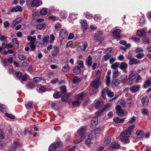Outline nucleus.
I'll use <instances>...</instances> for the list:
<instances>
[{
  "mask_svg": "<svg viewBox=\"0 0 151 151\" xmlns=\"http://www.w3.org/2000/svg\"><path fill=\"white\" fill-rule=\"evenodd\" d=\"M121 32V30L119 29H117L116 27L114 29V30L112 32V34L114 37L116 39L120 40L121 39V36L120 35V34Z\"/></svg>",
  "mask_w": 151,
  "mask_h": 151,
  "instance_id": "1",
  "label": "nucleus"
},
{
  "mask_svg": "<svg viewBox=\"0 0 151 151\" xmlns=\"http://www.w3.org/2000/svg\"><path fill=\"white\" fill-rule=\"evenodd\" d=\"M60 42H62L63 40L67 37L68 33L66 30L65 29H62L60 32Z\"/></svg>",
  "mask_w": 151,
  "mask_h": 151,
  "instance_id": "2",
  "label": "nucleus"
},
{
  "mask_svg": "<svg viewBox=\"0 0 151 151\" xmlns=\"http://www.w3.org/2000/svg\"><path fill=\"white\" fill-rule=\"evenodd\" d=\"M99 78L98 77L92 81L91 83V86L95 89H97L99 87L100 83L99 82Z\"/></svg>",
  "mask_w": 151,
  "mask_h": 151,
  "instance_id": "3",
  "label": "nucleus"
},
{
  "mask_svg": "<svg viewBox=\"0 0 151 151\" xmlns=\"http://www.w3.org/2000/svg\"><path fill=\"white\" fill-rule=\"evenodd\" d=\"M42 4L41 1H39V0H31V5L32 7H38L41 5Z\"/></svg>",
  "mask_w": 151,
  "mask_h": 151,
  "instance_id": "4",
  "label": "nucleus"
},
{
  "mask_svg": "<svg viewBox=\"0 0 151 151\" xmlns=\"http://www.w3.org/2000/svg\"><path fill=\"white\" fill-rule=\"evenodd\" d=\"M141 101L143 106L145 107L148 105L149 102V100L147 96H144L142 98Z\"/></svg>",
  "mask_w": 151,
  "mask_h": 151,
  "instance_id": "5",
  "label": "nucleus"
},
{
  "mask_svg": "<svg viewBox=\"0 0 151 151\" xmlns=\"http://www.w3.org/2000/svg\"><path fill=\"white\" fill-rule=\"evenodd\" d=\"M150 86H151V78H149L145 81L143 86V88H147L148 87Z\"/></svg>",
  "mask_w": 151,
  "mask_h": 151,
  "instance_id": "6",
  "label": "nucleus"
},
{
  "mask_svg": "<svg viewBox=\"0 0 151 151\" xmlns=\"http://www.w3.org/2000/svg\"><path fill=\"white\" fill-rule=\"evenodd\" d=\"M128 67L127 64L124 62H123L121 63L119 65V67L125 73L127 72V69Z\"/></svg>",
  "mask_w": 151,
  "mask_h": 151,
  "instance_id": "7",
  "label": "nucleus"
},
{
  "mask_svg": "<svg viewBox=\"0 0 151 151\" xmlns=\"http://www.w3.org/2000/svg\"><path fill=\"white\" fill-rule=\"evenodd\" d=\"M141 87L140 85H137V86H134L130 88V91L132 93H134L138 91Z\"/></svg>",
  "mask_w": 151,
  "mask_h": 151,
  "instance_id": "8",
  "label": "nucleus"
},
{
  "mask_svg": "<svg viewBox=\"0 0 151 151\" xmlns=\"http://www.w3.org/2000/svg\"><path fill=\"white\" fill-rule=\"evenodd\" d=\"M116 110V113L118 114L119 115H122V116L124 115V111L122 109L120 105H118L117 106Z\"/></svg>",
  "mask_w": 151,
  "mask_h": 151,
  "instance_id": "9",
  "label": "nucleus"
},
{
  "mask_svg": "<svg viewBox=\"0 0 151 151\" xmlns=\"http://www.w3.org/2000/svg\"><path fill=\"white\" fill-rule=\"evenodd\" d=\"M92 58L90 55H89L86 59L85 61L86 65L88 67H90L92 65Z\"/></svg>",
  "mask_w": 151,
  "mask_h": 151,
  "instance_id": "10",
  "label": "nucleus"
},
{
  "mask_svg": "<svg viewBox=\"0 0 151 151\" xmlns=\"http://www.w3.org/2000/svg\"><path fill=\"white\" fill-rule=\"evenodd\" d=\"M102 32L101 31H99L98 33L96 34L94 36V38L95 40L99 41H101L102 38L101 35L102 34Z\"/></svg>",
  "mask_w": 151,
  "mask_h": 151,
  "instance_id": "11",
  "label": "nucleus"
},
{
  "mask_svg": "<svg viewBox=\"0 0 151 151\" xmlns=\"http://www.w3.org/2000/svg\"><path fill=\"white\" fill-rule=\"evenodd\" d=\"M136 77V72L135 71L131 72L129 75L128 79L129 81H132Z\"/></svg>",
  "mask_w": 151,
  "mask_h": 151,
  "instance_id": "12",
  "label": "nucleus"
},
{
  "mask_svg": "<svg viewBox=\"0 0 151 151\" xmlns=\"http://www.w3.org/2000/svg\"><path fill=\"white\" fill-rule=\"evenodd\" d=\"M140 61L134 58H132L129 61V65H132L134 64H138L140 63Z\"/></svg>",
  "mask_w": 151,
  "mask_h": 151,
  "instance_id": "13",
  "label": "nucleus"
},
{
  "mask_svg": "<svg viewBox=\"0 0 151 151\" xmlns=\"http://www.w3.org/2000/svg\"><path fill=\"white\" fill-rule=\"evenodd\" d=\"M59 48L58 47L55 46L53 48L52 53V56H54L56 55L59 52Z\"/></svg>",
  "mask_w": 151,
  "mask_h": 151,
  "instance_id": "14",
  "label": "nucleus"
},
{
  "mask_svg": "<svg viewBox=\"0 0 151 151\" xmlns=\"http://www.w3.org/2000/svg\"><path fill=\"white\" fill-rule=\"evenodd\" d=\"M22 9L21 6L19 5L15 7H13L11 9V12H22Z\"/></svg>",
  "mask_w": 151,
  "mask_h": 151,
  "instance_id": "15",
  "label": "nucleus"
},
{
  "mask_svg": "<svg viewBox=\"0 0 151 151\" xmlns=\"http://www.w3.org/2000/svg\"><path fill=\"white\" fill-rule=\"evenodd\" d=\"M81 69L82 68H80L79 66H76L73 69V72L76 74H78L81 72Z\"/></svg>",
  "mask_w": 151,
  "mask_h": 151,
  "instance_id": "16",
  "label": "nucleus"
},
{
  "mask_svg": "<svg viewBox=\"0 0 151 151\" xmlns=\"http://www.w3.org/2000/svg\"><path fill=\"white\" fill-rule=\"evenodd\" d=\"M85 94L84 93L82 92L81 93L78 94L76 95L75 97V99L79 101L80 100L82 99L85 97Z\"/></svg>",
  "mask_w": 151,
  "mask_h": 151,
  "instance_id": "17",
  "label": "nucleus"
},
{
  "mask_svg": "<svg viewBox=\"0 0 151 151\" xmlns=\"http://www.w3.org/2000/svg\"><path fill=\"white\" fill-rule=\"evenodd\" d=\"M98 119L97 117L93 118L91 120V125L96 126L98 124Z\"/></svg>",
  "mask_w": 151,
  "mask_h": 151,
  "instance_id": "18",
  "label": "nucleus"
},
{
  "mask_svg": "<svg viewBox=\"0 0 151 151\" xmlns=\"http://www.w3.org/2000/svg\"><path fill=\"white\" fill-rule=\"evenodd\" d=\"M136 134L137 137L139 138H141L144 136V132L141 130L137 131L136 132Z\"/></svg>",
  "mask_w": 151,
  "mask_h": 151,
  "instance_id": "19",
  "label": "nucleus"
},
{
  "mask_svg": "<svg viewBox=\"0 0 151 151\" xmlns=\"http://www.w3.org/2000/svg\"><path fill=\"white\" fill-rule=\"evenodd\" d=\"M86 131L85 128L84 127H81L77 131V132L80 135H84Z\"/></svg>",
  "mask_w": 151,
  "mask_h": 151,
  "instance_id": "20",
  "label": "nucleus"
},
{
  "mask_svg": "<svg viewBox=\"0 0 151 151\" xmlns=\"http://www.w3.org/2000/svg\"><path fill=\"white\" fill-rule=\"evenodd\" d=\"M131 132L128 131L127 129L124 132H122L120 134V135L122 137L125 136L128 137L131 134Z\"/></svg>",
  "mask_w": 151,
  "mask_h": 151,
  "instance_id": "21",
  "label": "nucleus"
},
{
  "mask_svg": "<svg viewBox=\"0 0 151 151\" xmlns=\"http://www.w3.org/2000/svg\"><path fill=\"white\" fill-rule=\"evenodd\" d=\"M69 93H66L63 95L61 97L62 101L64 102H67L68 99Z\"/></svg>",
  "mask_w": 151,
  "mask_h": 151,
  "instance_id": "22",
  "label": "nucleus"
},
{
  "mask_svg": "<svg viewBox=\"0 0 151 151\" xmlns=\"http://www.w3.org/2000/svg\"><path fill=\"white\" fill-rule=\"evenodd\" d=\"M70 68L68 64H65L62 68V70L63 72H66L69 71Z\"/></svg>",
  "mask_w": 151,
  "mask_h": 151,
  "instance_id": "23",
  "label": "nucleus"
},
{
  "mask_svg": "<svg viewBox=\"0 0 151 151\" xmlns=\"http://www.w3.org/2000/svg\"><path fill=\"white\" fill-rule=\"evenodd\" d=\"M111 137L110 136H107L105 138V141L104 145L105 146H107L110 142Z\"/></svg>",
  "mask_w": 151,
  "mask_h": 151,
  "instance_id": "24",
  "label": "nucleus"
},
{
  "mask_svg": "<svg viewBox=\"0 0 151 151\" xmlns=\"http://www.w3.org/2000/svg\"><path fill=\"white\" fill-rule=\"evenodd\" d=\"M107 88H104L102 91L101 93V96L104 99H106V94H107Z\"/></svg>",
  "mask_w": 151,
  "mask_h": 151,
  "instance_id": "25",
  "label": "nucleus"
},
{
  "mask_svg": "<svg viewBox=\"0 0 151 151\" xmlns=\"http://www.w3.org/2000/svg\"><path fill=\"white\" fill-rule=\"evenodd\" d=\"M5 133L4 131L0 129V142H1V140L4 139L5 138Z\"/></svg>",
  "mask_w": 151,
  "mask_h": 151,
  "instance_id": "26",
  "label": "nucleus"
},
{
  "mask_svg": "<svg viewBox=\"0 0 151 151\" xmlns=\"http://www.w3.org/2000/svg\"><path fill=\"white\" fill-rule=\"evenodd\" d=\"M81 81V78L75 76L74 77L73 80V82L74 84H76L77 83H79Z\"/></svg>",
  "mask_w": 151,
  "mask_h": 151,
  "instance_id": "27",
  "label": "nucleus"
},
{
  "mask_svg": "<svg viewBox=\"0 0 151 151\" xmlns=\"http://www.w3.org/2000/svg\"><path fill=\"white\" fill-rule=\"evenodd\" d=\"M57 148L55 144H52L49 146V151H55Z\"/></svg>",
  "mask_w": 151,
  "mask_h": 151,
  "instance_id": "28",
  "label": "nucleus"
},
{
  "mask_svg": "<svg viewBox=\"0 0 151 151\" xmlns=\"http://www.w3.org/2000/svg\"><path fill=\"white\" fill-rule=\"evenodd\" d=\"M119 65L120 64L119 63L116 62L111 65V68L114 69V70H115V69H117V68L119 67Z\"/></svg>",
  "mask_w": 151,
  "mask_h": 151,
  "instance_id": "29",
  "label": "nucleus"
},
{
  "mask_svg": "<svg viewBox=\"0 0 151 151\" xmlns=\"http://www.w3.org/2000/svg\"><path fill=\"white\" fill-rule=\"evenodd\" d=\"M47 9H48L43 8L41 9L40 12V14L42 15H46L47 14Z\"/></svg>",
  "mask_w": 151,
  "mask_h": 151,
  "instance_id": "30",
  "label": "nucleus"
},
{
  "mask_svg": "<svg viewBox=\"0 0 151 151\" xmlns=\"http://www.w3.org/2000/svg\"><path fill=\"white\" fill-rule=\"evenodd\" d=\"M136 34L138 35L142 36L145 35V32L143 30H138L137 31Z\"/></svg>",
  "mask_w": 151,
  "mask_h": 151,
  "instance_id": "31",
  "label": "nucleus"
},
{
  "mask_svg": "<svg viewBox=\"0 0 151 151\" xmlns=\"http://www.w3.org/2000/svg\"><path fill=\"white\" fill-rule=\"evenodd\" d=\"M62 95V93L60 92L55 93L53 94V96L55 99H58Z\"/></svg>",
  "mask_w": 151,
  "mask_h": 151,
  "instance_id": "32",
  "label": "nucleus"
},
{
  "mask_svg": "<svg viewBox=\"0 0 151 151\" xmlns=\"http://www.w3.org/2000/svg\"><path fill=\"white\" fill-rule=\"evenodd\" d=\"M114 120L116 123H119L123 122L124 121V119H120L119 117H117L116 119L114 118Z\"/></svg>",
  "mask_w": 151,
  "mask_h": 151,
  "instance_id": "33",
  "label": "nucleus"
},
{
  "mask_svg": "<svg viewBox=\"0 0 151 151\" xmlns=\"http://www.w3.org/2000/svg\"><path fill=\"white\" fill-rule=\"evenodd\" d=\"M118 76V71L117 69H115L113 72L112 77L114 79V78H117Z\"/></svg>",
  "mask_w": 151,
  "mask_h": 151,
  "instance_id": "34",
  "label": "nucleus"
},
{
  "mask_svg": "<svg viewBox=\"0 0 151 151\" xmlns=\"http://www.w3.org/2000/svg\"><path fill=\"white\" fill-rule=\"evenodd\" d=\"M77 63L78 65L79 66V67L81 68H84L83 65V61L82 60H78Z\"/></svg>",
  "mask_w": 151,
  "mask_h": 151,
  "instance_id": "35",
  "label": "nucleus"
},
{
  "mask_svg": "<svg viewBox=\"0 0 151 151\" xmlns=\"http://www.w3.org/2000/svg\"><path fill=\"white\" fill-rule=\"evenodd\" d=\"M25 106L27 109H31L33 107V104L31 101L25 104Z\"/></svg>",
  "mask_w": 151,
  "mask_h": 151,
  "instance_id": "36",
  "label": "nucleus"
},
{
  "mask_svg": "<svg viewBox=\"0 0 151 151\" xmlns=\"http://www.w3.org/2000/svg\"><path fill=\"white\" fill-rule=\"evenodd\" d=\"M142 113L144 115H147L149 114L148 110L146 108L143 109L142 110Z\"/></svg>",
  "mask_w": 151,
  "mask_h": 151,
  "instance_id": "37",
  "label": "nucleus"
},
{
  "mask_svg": "<svg viewBox=\"0 0 151 151\" xmlns=\"http://www.w3.org/2000/svg\"><path fill=\"white\" fill-rule=\"evenodd\" d=\"M122 137L120 139V140L126 143H129V140L128 138V137L125 136Z\"/></svg>",
  "mask_w": 151,
  "mask_h": 151,
  "instance_id": "38",
  "label": "nucleus"
},
{
  "mask_svg": "<svg viewBox=\"0 0 151 151\" xmlns=\"http://www.w3.org/2000/svg\"><path fill=\"white\" fill-rule=\"evenodd\" d=\"M67 16V14L65 12H62L60 14V17L63 19H65Z\"/></svg>",
  "mask_w": 151,
  "mask_h": 151,
  "instance_id": "39",
  "label": "nucleus"
},
{
  "mask_svg": "<svg viewBox=\"0 0 151 151\" xmlns=\"http://www.w3.org/2000/svg\"><path fill=\"white\" fill-rule=\"evenodd\" d=\"M72 105L74 106H79L80 104V102L77 100H75L72 102Z\"/></svg>",
  "mask_w": 151,
  "mask_h": 151,
  "instance_id": "40",
  "label": "nucleus"
},
{
  "mask_svg": "<svg viewBox=\"0 0 151 151\" xmlns=\"http://www.w3.org/2000/svg\"><path fill=\"white\" fill-rule=\"evenodd\" d=\"M111 147L113 149H118L120 148V145L118 144L115 143L111 145Z\"/></svg>",
  "mask_w": 151,
  "mask_h": 151,
  "instance_id": "41",
  "label": "nucleus"
},
{
  "mask_svg": "<svg viewBox=\"0 0 151 151\" xmlns=\"http://www.w3.org/2000/svg\"><path fill=\"white\" fill-rule=\"evenodd\" d=\"M110 75H106V83L107 85L109 86L110 83Z\"/></svg>",
  "mask_w": 151,
  "mask_h": 151,
  "instance_id": "42",
  "label": "nucleus"
},
{
  "mask_svg": "<svg viewBox=\"0 0 151 151\" xmlns=\"http://www.w3.org/2000/svg\"><path fill=\"white\" fill-rule=\"evenodd\" d=\"M45 27L44 24H37L36 26V28L39 29H41L44 28Z\"/></svg>",
  "mask_w": 151,
  "mask_h": 151,
  "instance_id": "43",
  "label": "nucleus"
},
{
  "mask_svg": "<svg viewBox=\"0 0 151 151\" xmlns=\"http://www.w3.org/2000/svg\"><path fill=\"white\" fill-rule=\"evenodd\" d=\"M83 45L82 46L83 47L82 48V49L83 51H85L88 46V43L85 41L83 42Z\"/></svg>",
  "mask_w": 151,
  "mask_h": 151,
  "instance_id": "44",
  "label": "nucleus"
},
{
  "mask_svg": "<svg viewBox=\"0 0 151 151\" xmlns=\"http://www.w3.org/2000/svg\"><path fill=\"white\" fill-rule=\"evenodd\" d=\"M144 57V54L143 53H139L137 54L136 57L138 59H141L142 58H143Z\"/></svg>",
  "mask_w": 151,
  "mask_h": 151,
  "instance_id": "45",
  "label": "nucleus"
},
{
  "mask_svg": "<svg viewBox=\"0 0 151 151\" xmlns=\"http://www.w3.org/2000/svg\"><path fill=\"white\" fill-rule=\"evenodd\" d=\"M104 56L105 58V60L107 61L109 60L110 58L111 57V55L110 53H107Z\"/></svg>",
  "mask_w": 151,
  "mask_h": 151,
  "instance_id": "46",
  "label": "nucleus"
},
{
  "mask_svg": "<svg viewBox=\"0 0 151 151\" xmlns=\"http://www.w3.org/2000/svg\"><path fill=\"white\" fill-rule=\"evenodd\" d=\"M27 88L29 89H32L34 87V84L32 83L29 82L26 85Z\"/></svg>",
  "mask_w": 151,
  "mask_h": 151,
  "instance_id": "47",
  "label": "nucleus"
},
{
  "mask_svg": "<svg viewBox=\"0 0 151 151\" xmlns=\"http://www.w3.org/2000/svg\"><path fill=\"white\" fill-rule=\"evenodd\" d=\"M94 20L97 21H99L101 20V16L97 14H96L94 16Z\"/></svg>",
  "mask_w": 151,
  "mask_h": 151,
  "instance_id": "48",
  "label": "nucleus"
},
{
  "mask_svg": "<svg viewBox=\"0 0 151 151\" xmlns=\"http://www.w3.org/2000/svg\"><path fill=\"white\" fill-rule=\"evenodd\" d=\"M57 148H59L62 147L63 145V143L61 142H57L55 144Z\"/></svg>",
  "mask_w": 151,
  "mask_h": 151,
  "instance_id": "49",
  "label": "nucleus"
},
{
  "mask_svg": "<svg viewBox=\"0 0 151 151\" xmlns=\"http://www.w3.org/2000/svg\"><path fill=\"white\" fill-rule=\"evenodd\" d=\"M6 110V108L5 106L4 105L0 104V111H5Z\"/></svg>",
  "mask_w": 151,
  "mask_h": 151,
  "instance_id": "50",
  "label": "nucleus"
},
{
  "mask_svg": "<svg viewBox=\"0 0 151 151\" xmlns=\"http://www.w3.org/2000/svg\"><path fill=\"white\" fill-rule=\"evenodd\" d=\"M70 135L68 133L65 134V135L63 137V138L66 141H68L70 139Z\"/></svg>",
  "mask_w": 151,
  "mask_h": 151,
  "instance_id": "51",
  "label": "nucleus"
},
{
  "mask_svg": "<svg viewBox=\"0 0 151 151\" xmlns=\"http://www.w3.org/2000/svg\"><path fill=\"white\" fill-rule=\"evenodd\" d=\"M114 80V79L113 80V82L114 83V85L115 86H117L120 84V80L118 79H116L115 80Z\"/></svg>",
  "mask_w": 151,
  "mask_h": 151,
  "instance_id": "52",
  "label": "nucleus"
},
{
  "mask_svg": "<svg viewBox=\"0 0 151 151\" xmlns=\"http://www.w3.org/2000/svg\"><path fill=\"white\" fill-rule=\"evenodd\" d=\"M21 18L20 17H18L13 22L12 24L14 25H15L17 23L20 21L21 20Z\"/></svg>",
  "mask_w": 151,
  "mask_h": 151,
  "instance_id": "53",
  "label": "nucleus"
},
{
  "mask_svg": "<svg viewBox=\"0 0 151 151\" xmlns=\"http://www.w3.org/2000/svg\"><path fill=\"white\" fill-rule=\"evenodd\" d=\"M107 95L109 97H112L114 95V93L113 92H111L110 91L107 89Z\"/></svg>",
  "mask_w": 151,
  "mask_h": 151,
  "instance_id": "54",
  "label": "nucleus"
},
{
  "mask_svg": "<svg viewBox=\"0 0 151 151\" xmlns=\"http://www.w3.org/2000/svg\"><path fill=\"white\" fill-rule=\"evenodd\" d=\"M5 115L6 116H7L11 119H13L15 118V116H14L12 114H9L7 113H5Z\"/></svg>",
  "mask_w": 151,
  "mask_h": 151,
  "instance_id": "55",
  "label": "nucleus"
},
{
  "mask_svg": "<svg viewBox=\"0 0 151 151\" xmlns=\"http://www.w3.org/2000/svg\"><path fill=\"white\" fill-rule=\"evenodd\" d=\"M49 39V36L47 35L43 39V43L44 44L47 43V40Z\"/></svg>",
  "mask_w": 151,
  "mask_h": 151,
  "instance_id": "56",
  "label": "nucleus"
},
{
  "mask_svg": "<svg viewBox=\"0 0 151 151\" xmlns=\"http://www.w3.org/2000/svg\"><path fill=\"white\" fill-rule=\"evenodd\" d=\"M80 23L82 26H86L87 25V23L86 20H81Z\"/></svg>",
  "mask_w": 151,
  "mask_h": 151,
  "instance_id": "57",
  "label": "nucleus"
},
{
  "mask_svg": "<svg viewBox=\"0 0 151 151\" xmlns=\"http://www.w3.org/2000/svg\"><path fill=\"white\" fill-rule=\"evenodd\" d=\"M55 27L56 29L59 30L61 28V26L60 23H58L55 25Z\"/></svg>",
  "mask_w": 151,
  "mask_h": 151,
  "instance_id": "58",
  "label": "nucleus"
},
{
  "mask_svg": "<svg viewBox=\"0 0 151 151\" xmlns=\"http://www.w3.org/2000/svg\"><path fill=\"white\" fill-rule=\"evenodd\" d=\"M18 58L20 60H25L26 58V57L24 56L23 54L19 55Z\"/></svg>",
  "mask_w": 151,
  "mask_h": 151,
  "instance_id": "59",
  "label": "nucleus"
},
{
  "mask_svg": "<svg viewBox=\"0 0 151 151\" xmlns=\"http://www.w3.org/2000/svg\"><path fill=\"white\" fill-rule=\"evenodd\" d=\"M48 19L50 20L55 21L58 20L59 18L58 17H57L55 16H52L49 17Z\"/></svg>",
  "mask_w": 151,
  "mask_h": 151,
  "instance_id": "60",
  "label": "nucleus"
},
{
  "mask_svg": "<svg viewBox=\"0 0 151 151\" xmlns=\"http://www.w3.org/2000/svg\"><path fill=\"white\" fill-rule=\"evenodd\" d=\"M27 75H24L22 76L21 78L22 81H26L27 80Z\"/></svg>",
  "mask_w": 151,
  "mask_h": 151,
  "instance_id": "61",
  "label": "nucleus"
},
{
  "mask_svg": "<svg viewBox=\"0 0 151 151\" xmlns=\"http://www.w3.org/2000/svg\"><path fill=\"white\" fill-rule=\"evenodd\" d=\"M60 89L61 91L63 93H65L67 92V90L65 86H63L60 87Z\"/></svg>",
  "mask_w": 151,
  "mask_h": 151,
  "instance_id": "62",
  "label": "nucleus"
},
{
  "mask_svg": "<svg viewBox=\"0 0 151 151\" xmlns=\"http://www.w3.org/2000/svg\"><path fill=\"white\" fill-rule=\"evenodd\" d=\"M135 117L134 116H133L129 121L128 122L131 124H132L135 121Z\"/></svg>",
  "mask_w": 151,
  "mask_h": 151,
  "instance_id": "63",
  "label": "nucleus"
},
{
  "mask_svg": "<svg viewBox=\"0 0 151 151\" xmlns=\"http://www.w3.org/2000/svg\"><path fill=\"white\" fill-rule=\"evenodd\" d=\"M34 80L37 83L41 81L42 78L41 77H36L34 78Z\"/></svg>",
  "mask_w": 151,
  "mask_h": 151,
  "instance_id": "64",
  "label": "nucleus"
}]
</instances>
